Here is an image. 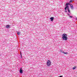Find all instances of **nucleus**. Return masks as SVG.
Returning <instances> with one entry per match:
<instances>
[{"label":"nucleus","instance_id":"1","mask_svg":"<svg viewBox=\"0 0 77 77\" xmlns=\"http://www.w3.org/2000/svg\"><path fill=\"white\" fill-rule=\"evenodd\" d=\"M62 37L63 40H64L65 41H67L68 39V38H67V35L65 34H64L62 35Z\"/></svg>","mask_w":77,"mask_h":77},{"label":"nucleus","instance_id":"2","mask_svg":"<svg viewBox=\"0 0 77 77\" xmlns=\"http://www.w3.org/2000/svg\"><path fill=\"white\" fill-rule=\"evenodd\" d=\"M51 61L50 60H48L47 61V65L48 66H50L51 65Z\"/></svg>","mask_w":77,"mask_h":77},{"label":"nucleus","instance_id":"3","mask_svg":"<svg viewBox=\"0 0 77 77\" xmlns=\"http://www.w3.org/2000/svg\"><path fill=\"white\" fill-rule=\"evenodd\" d=\"M50 19H51V21H53V20H54V17H51L50 18Z\"/></svg>","mask_w":77,"mask_h":77},{"label":"nucleus","instance_id":"4","mask_svg":"<svg viewBox=\"0 0 77 77\" xmlns=\"http://www.w3.org/2000/svg\"><path fill=\"white\" fill-rule=\"evenodd\" d=\"M69 8V7L68 6H66V7L65 8V10H66V8H67L68 9V8Z\"/></svg>","mask_w":77,"mask_h":77},{"label":"nucleus","instance_id":"5","mask_svg":"<svg viewBox=\"0 0 77 77\" xmlns=\"http://www.w3.org/2000/svg\"><path fill=\"white\" fill-rule=\"evenodd\" d=\"M70 6H71V8L72 9H73V5H70Z\"/></svg>","mask_w":77,"mask_h":77},{"label":"nucleus","instance_id":"6","mask_svg":"<svg viewBox=\"0 0 77 77\" xmlns=\"http://www.w3.org/2000/svg\"><path fill=\"white\" fill-rule=\"evenodd\" d=\"M9 27H10V26L9 25H7L6 26V28H9Z\"/></svg>","mask_w":77,"mask_h":77},{"label":"nucleus","instance_id":"7","mask_svg":"<svg viewBox=\"0 0 77 77\" xmlns=\"http://www.w3.org/2000/svg\"><path fill=\"white\" fill-rule=\"evenodd\" d=\"M20 73H23V70H20Z\"/></svg>","mask_w":77,"mask_h":77},{"label":"nucleus","instance_id":"8","mask_svg":"<svg viewBox=\"0 0 77 77\" xmlns=\"http://www.w3.org/2000/svg\"><path fill=\"white\" fill-rule=\"evenodd\" d=\"M69 5V3H66V6H68V5Z\"/></svg>","mask_w":77,"mask_h":77},{"label":"nucleus","instance_id":"9","mask_svg":"<svg viewBox=\"0 0 77 77\" xmlns=\"http://www.w3.org/2000/svg\"><path fill=\"white\" fill-rule=\"evenodd\" d=\"M67 10H68V12H69H69H70V11H69V8H68Z\"/></svg>","mask_w":77,"mask_h":77},{"label":"nucleus","instance_id":"10","mask_svg":"<svg viewBox=\"0 0 77 77\" xmlns=\"http://www.w3.org/2000/svg\"><path fill=\"white\" fill-rule=\"evenodd\" d=\"M62 53H64V54H68V53L64 52H63Z\"/></svg>","mask_w":77,"mask_h":77},{"label":"nucleus","instance_id":"11","mask_svg":"<svg viewBox=\"0 0 77 77\" xmlns=\"http://www.w3.org/2000/svg\"><path fill=\"white\" fill-rule=\"evenodd\" d=\"M20 33H21V32H18L17 33V35H20Z\"/></svg>","mask_w":77,"mask_h":77},{"label":"nucleus","instance_id":"12","mask_svg":"<svg viewBox=\"0 0 77 77\" xmlns=\"http://www.w3.org/2000/svg\"><path fill=\"white\" fill-rule=\"evenodd\" d=\"M75 68H76V66H75L73 67L72 69H75Z\"/></svg>","mask_w":77,"mask_h":77},{"label":"nucleus","instance_id":"13","mask_svg":"<svg viewBox=\"0 0 77 77\" xmlns=\"http://www.w3.org/2000/svg\"><path fill=\"white\" fill-rule=\"evenodd\" d=\"M72 0H70L69 2V3H72Z\"/></svg>","mask_w":77,"mask_h":77},{"label":"nucleus","instance_id":"14","mask_svg":"<svg viewBox=\"0 0 77 77\" xmlns=\"http://www.w3.org/2000/svg\"><path fill=\"white\" fill-rule=\"evenodd\" d=\"M69 17H70V18H72V17L71 16H70Z\"/></svg>","mask_w":77,"mask_h":77},{"label":"nucleus","instance_id":"15","mask_svg":"<svg viewBox=\"0 0 77 77\" xmlns=\"http://www.w3.org/2000/svg\"><path fill=\"white\" fill-rule=\"evenodd\" d=\"M65 12H67V11H66V10H65Z\"/></svg>","mask_w":77,"mask_h":77},{"label":"nucleus","instance_id":"16","mask_svg":"<svg viewBox=\"0 0 77 77\" xmlns=\"http://www.w3.org/2000/svg\"><path fill=\"white\" fill-rule=\"evenodd\" d=\"M21 69H22V68H20V70H22Z\"/></svg>","mask_w":77,"mask_h":77},{"label":"nucleus","instance_id":"17","mask_svg":"<svg viewBox=\"0 0 77 77\" xmlns=\"http://www.w3.org/2000/svg\"><path fill=\"white\" fill-rule=\"evenodd\" d=\"M68 14L69 15V16L70 15V14Z\"/></svg>","mask_w":77,"mask_h":77},{"label":"nucleus","instance_id":"18","mask_svg":"<svg viewBox=\"0 0 77 77\" xmlns=\"http://www.w3.org/2000/svg\"><path fill=\"white\" fill-rule=\"evenodd\" d=\"M20 54L21 55V53H20Z\"/></svg>","mask_w":77,"mask_h":77},{"label":"nucleus","instance_id":"19","mask_svg":"<svg viewBox=\"0 0 77 77\" xmlns=\"http://www.w3.org/2000/svg\"><path fill=\"white\" fill-rule=\"evenodd\" d=\"M77 20V18H76Z\"/></svg>","mask_w":77,"mask_h":77}]
</instances>
